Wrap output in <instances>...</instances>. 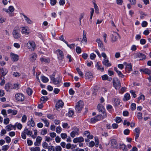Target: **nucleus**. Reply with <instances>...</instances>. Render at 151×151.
Here are the masks:
<instances>
[{
	"instance_id": "1",
	"label": "nucleus",
	"mask_w": 151,
	"mask_h": 151,
	"mask_svg": "<svg viewBox=\"0 0 151 151\" xmlns=\"http://www.w3.org/2000/svg\"><path fill=\"white\" fill-rule=\"evenodd\" d=\"M27 48L32 51H33L36 47L35 42L33 40H30L26 44Z\"/></svg>"
},
{
	"instance_id": "2",
	"label": "nucleus",
	"mask_w": 151,
	"mask_h": 151,
	"mask_svg": "<svg viewBox=\"0 0 151 151\" xmlns=\"http://www.w3.org/2000/svg\"><path fill=\"white\" fill-rule=\"evenodd\" d=\"M102 56L104 58L102 61L103 64L107 67H110L111 64L109 62L108 58L107 57L106 54L104 52H102L101 53Z\"/></svg>"
},
{
	"instance_id": "3",
	"label": "nucleus",
	"mask_w": 151,
	"mask_h": 151,
	"mask_svg": "<svg viewBox=\"0 0 151 151\" xmlns=\"http://www.w3.org/2000/svg\"><path fill=\"white\" fill-rule=\"evenodd\" d=\"M97 108L100 112H101L102 114H101L102 116V119L106 118V114L105 111V109L103 105L101 104H99Z\"/></svg>"
},
{
	"instance_id": "4",
	"label": "nucleus",
	"mask_w": 151,
	"mask_h": 151,
	"mask_svg": "<svg viewBox=\"0 0 151 151\" xmlns=\"http://www.w3.org/2000/svg\"><path fill=\"white\" fill-rule=\"evenodd\" d=\"M84 106V103L83 101H79L77 103L76 105L75 106L76 111L78 113H80L83 108Z\"/></svg>"
},
{
	"instance_id": "5",
	"label": "nucleus",
	"mask_w": 151,
	"mask_h": 151,
	"mask_svg": "<svg viewBox=\"0 0 151 151\" xmlns=\"http://www.w3.org/2000/svg\"><path fill=\"white\" fill-rule=\"evenodd\" d=\"M114 86L116 89H119L121 87V83L119 80L117 78H114L113 80Z\"/></svg>"
},
{
	"instance_id": "6",
	"label": "nucleus",
	"mask_w": 151,
	"mask_h": 151,
	"mask_svg": "<svg viewBox=\"0 0 151 151\" xmlns=\"http://www.w3.org/2000/svg\"><path fill=\"white\" fill-rule=\"evenodd\" d=\"M50 78L51 81H52L53 83L55 85L59 84L61 81L62 78L60 76H59L56 78L52 76H50Z\"/></svg>"
},
{
	"instance_id": "7",
	"label": "nucleus",
	"mask_w": 151,
	"mask_h": 151,
	"mask_svg": "<svg viewBox=\"0 0 151 151\" xmlns=\"http://www.w3.org/2000/svg\"><path fill=\"white\" fill-rule=\"evenodd\" d=\"M73 131L70 134L71 137L74 138L76 135H78L79 134V128L74 127L72 129Z\"/></svg>"
},
{
	"instance_id": "8",
	"label": "nucleus",
	"mask_w": 151,
	"mask_h": 151,
	"mask_svg": "<svg viewBox=\"0 0 151 151\" xmlns=\"http://www.w3.org/2000/svg\"><path fill=\"white\" fill-rule=\"evenodd\" d=\"M134 57L135 58H140L139 60H145L146 58V55L142 53L137 52L134 55Z\"/></svg>"
},
{
	"instance_id": "9",
	"label": "nucleus",
	"mask_w": 151,
	"mask_h": 151,
	"mask_svg": "<svg viewBox=\"0 0 151 151\" xmlns=\"http://www.w3.org/2000/svg\"><path fill=\"white\" fill-rule=\"evenodd\" d=\"M119 37V34L117 32H114L111 35V39L113 42H116L118 39V37Z\"/></svg>"
},
{
	"instance_id": "10",
	"label": "nucleus",
	"mask_w": 151,
	"mask_h": 151,
	"mask_svg": "<svg viewBox=\"0 0 151 151\" xmlns=\"http://www.w3.org/2000/svg\"><path fill=\"white\" fill-rule=\"evenodd\" d=\"M19 27H16L13 32V35L15 39H18L19 35Z\"/></svg>"
},
{
	"instance_id": "11",
	"label": "nucleus",
	"mask_w": 151,
	"mask_h": 151,
	"mask_svg": "<svg viewBox=\"0 0 151 151\" xmlns=\"http://www.w3.org/2000/svg\"><path fill=\"white\" fill-rule=\"evenodd\" d=\"M56 52L58 58L59 60H62L64 58L63 52L60 50H57Z\"/></svg>"
},
{
	"instance_id": "12",
	"label": "nucleus",
	"mask_w": 151,
	"mask_h": 151,
	"mask_svg": "<svg viewBox=\"0 0 151 151\" xmlns=\"http://www.w3.org/2000/svg\"><path fill=\"white\" fill-rule=\"evenodd\" d=\"M111 146L113 148L117 149L118 147V145L115 139L111 140Z\"/></svg>"
},
{
	"instance_id": "13",
	"label": "nucleus",
	"mask_w": 151,
	"mask_h": 151,
	"mask_svg": "<svg viewBox=\"0 0 151 151\" xmlns=\"http://www.w3.org/2000/svg\"><path fill=\"white\" fill-rule=\"evenodd\" d=\"M125 64L126 65L125 68V71L128 73H129L132 70V65L130 63L127 64L126 63H125Z\"/></svg>"
},
{
	"instance_id": "14",
	"label": "nucleus",
	"mask_w": 151,
	"mask_h": 151,
	"mask_svg": "<svg viewBox=\"0 0 151 151\" xmlns=\"http://www.w3.org/2000/svg\"><path fill=\"white\" fill-rule=\"evenodd\" d=\"M64 105V103L61 100H58L56 103V108L57 110H58L60 108H62Z\"/></svg>"
},
{
	"instance_id": "15",
	"label": "nucleus",
	"mask_w": 151,
	"mask_h": 151,
	"mask_svg": "<svg viewBox=\"0 0 151 151\" xmlns=\"http://www.w3.org/2000/svg\"><path fill=\"white\" fill-rule=\"evenodd\" d=\"M101 118H102V116H101V115H98L93 118H91V122L95 123L100 120Z\"/></svg>"
},
{
	"instance_id": "16",
	"label": "nucleus",
	"mask_w": 151,
	"mask_h": 151,
	"mask_svg": "<svg viewBox=\"0 0 151 151\" xmlns=\"http://www.w3.org/2000/svg\"><path fill=\"white\" fill-rule=\"evenodd\" d=\"M16 128V126L12 125V124H10L6 126L5 129L7 131L9 132L13 129L15 130Z\"/></svg>"
},
{
	"instance_id": "17",
	"label": "nucleus",
	"mask_w": 151,
	"mask_h": 151,
	"mask_svg": "<svg viewBox=\"0 0 151 151\" xmlns=\"http://www.w3.org/2000/svg\"><path fill=\"white\" fill-rule=\"evenodd\" d=\"M22 33L25 35H28L29 33V31L28 29V28L27 27H23L22 28Z\"/></svg>"
},
{
	"instance_id": "18",
	"label": "nucleus",
	"mask_w": 151,
	"mask_h": 151,
	"mask_svg": "<svg viewBox=\"0 0 151 151\" xmlns=\"http://www.w3.org/2000/svg\"><path fill=\"white\" fill-rule=\"evenodd\" d=\"M17 70H18V68L17 66H14L12 68V70L14 71L13 73L12 74L14 77H17L19 76V73L16 71Z\"/></svg>"
},
{
	"instance_id": "19",
	"label": "nucleus",
	"mask_w": 151,
	"mask_h": 151,
	"mask_svg": "<svg viewBox=\"0 0 151 151\" xmlns=\"http://www.w3.org/2000/svg\"><path fill=\"white\" fill-rule=\"evenodd\" d=\"M11 57L12 60L14 61H17L18 59V55L12 52L10 53Z\"/></svg>"
},
{
	"instance_id": "20",
	"label": "nucleus",
	"mask_w": 151,
	"mask_h": 151,
	"mask_svg": "<svg viewBox=\"0 0 151 151\" xmlns=\"http://www.w3.org/2000/svg\"><path fill=\"white\" fill-rule=\"evenodd\" d=\"M8 72V70L5 68H0V74L3 76H5Z\"/></svg>"
},
{
	"instance_id": "21",
	"label": "nucleus",
	"mask_w": 151,
	"mask_h": 151,
	"mask_svg": "<svg viewBox=\"0 0 151 151\" xmlns=\"http://www.w3.org/2000/svg\"><path fill=\"white\" fill-rule=\"evenodd\" d=\"M83 136L86 137L87 138L90 139H92L93 138V136L92 135L90 134L89 132L87 131L84 132Z\"/></svg>"
},
{
	"instance_id": "22",
	"label": "nucleus",
	"mask_w": 151,
	"mask_h": 151,
	"mask_svg": "<svg viewBox=\"0 0 151 151\" xmlns=\"http://www.w3.org/2000/svg\"><path fill=\"white\" fill-rule=\"evenodd\" d=\"M85 78L86 79H89L90 80H91L93 78L92 74L90 72H87L85 74Z\"/></svg>"
},
{
	"instance_id": "23",
	"label": "nucleus",
	"mask_w": 151,
	"mask_h": 151,
	"mask_svg": "<svg viewBox=\"0 0 151 151\" xmlns=\"http://www.w3.org/2000/svg\"><path fill=\"white\" fill-rule=\"evenodd\" d=\"M83 138L81 137H77L74 138L73 140V142L75 143H76L78 142H81L84 141Z\"/></svg>"
},
{
	"instance_id": "24",
	"label": "nucleus",
	"mask_w": 151,
	"mask_h": 151,
	"mask_svg": "<svg viewBox=\"0 0 151 151\" xmlns=\"http://www.w3.org/2000/svg\"><path fill=\"white\" fill-rule=\"evenodd\" d=\"M42 138L40 136H38L36 139V142L34 143V144L35 146H39L40 144Z\"/></svg>"
},
{
	"instance_id": "25",
	"label": "nucleus",
	"mask_w": 151,
	"mask_h": 151,
	"mask_svg": "<svg viewBox=\"0 0 151 151\" xmlns=\"http://www.w3.org/2000/svg\"><path fill=\"white\" fill-rule=\"evenodd\" d=\"M37 58V55L35 53H33L31 54L30 55V60L31 62H34Z\"/></svg>"
},
{
	"instance_id": "26",
	"label": "nucleus",
	"mask_w": 151,
	"mask_h": 151,
	"mask_svg": "<svg viewBox=\"0 0 151 151\" xmlns=\"http://www.w3.org/2000/svg\"><path fill=\"white\" fill-rule=\"evenodd\" d=\"M114 70L116 72L118 76L120 77L121 78H124V77L125 76L123 74L121 71L118 70H117V68L114 67Z\"/></svg>"
},
{
	"instance_id": "27",
	"label": "nucleus",
	"mask_w": 151,
	"mask_h": 151,
	"mask_svg": "<svg viewBox=\"0 0 151 151\" xmlns=\"http://www.w3.org/2000/svg\"><path fill=\"white\" fill-rule=\"evenodd\" d=\"M135 132H136L135 134V139H137L139 137L140 133V129L139 128H136L135 129Z\"/></svg>"
},
{
	"instance_id": "28",
	"label": "nucleus",
	"mask_w": 151,
	"mask_h": 151,
	"mask_svg": "<svg viewBox=\"0 0 151 151\" xmlns=\"http://www.w3.org/2000/svg\"><path fill=\"white\" fill-rule=\"evenodd\" d=\"M27 125L29 126L34 127L35 125V123L33 120L32 118L30 119V120L29 121L27 122Z\"/></svg>"
},
{
	"instance_id": "29",
	"label": "nucleus",
	"mask_w": 151,
	"mask_h": 151,
	"mask_svg": "<svg viewBox=\"0 0 151 151\" xmlns=\"http://www.w3.org/2000/svg\"><path fill=\"white\" fill-rule=\"evenodd\" d=\"M140 71H142L144 73L147 74L148 75H150L151 74V71L147 68L145 69H140Z\"/></svg>"
},
{
	"instance_id": "30",
	"label": "nucleus",
	"mask_w": 151,
	"mask_h": 151,
	"mask_svg": "<svg viewBox=\"0 0 151 151\" xmlns=\"http://www.w3.org/2000/svg\"><path fill=\"white\" fill-rule=\"evenodd\" d=\"M12 85L9 83L6 84L5 86V89L7 91H10L11 89H12Z\"/></svg>"
},
{
	"instance_id": "31",
	"label": "nucleus",
	"mask_w": 151,
	"mask_h": 151,
	"mask_svg": "<svg viewBox=\"0 0 151 151\" xmlns=\"http://www.w3.org/2000/svg\"><path fill=\"white\" fill-rule=\"evenodd\" d=\"M96 68L98 70L101 71V72H103L104 70V67L101 65H100L99 64V63L97 62L96 63Z\"/></svg>"
},
{
	"instance_id": "32",
	"label": "nucleus",
	"mask_w": 151,
	"mask_h": 151,
	"mask_svg": "<svg viewBox=\"0 0 151 151\" xmlns=\"http://www.w3.org/2000/svg\"><path fill=\"white\" fill-rule=\"evenodd\" d=\"M23 15L24 17L25 21L28 24H31L33 23L32 21L29 18H28L27 16L24 14H23Z\"/></svg>"
},
{
	"instance_id": "33",
	"label": "nucleus",
	"mask_w": 151,
	"mask_h": 151,
	"mask_svg": "<svg viewBox=\"0 0 151 151\" xmlns=\"http://www.w3.org/2000/svg\"><path fill=\"white\" fill-rule=\"evenodd\" d=\"M130 98V94L128 93H126L124 96L123 100L124 101H127L129 100Z\"/></svg>"
},
{
	"instance_id": "34",
	"label": "nucleus",
	"mask_w": 151,
	"mask_h": 151,
	"mask_svg": "<svg viewBox=\"0 0 151 151\" xmlns=\"http://www.w3.org/2000/svg\"><path fill=\"white\" fill-rule=\"evenodd\" d=\"M8 113L11 114H12L15 115L17 113V111L15 110L9 109L7 111Z\"/></svg>"
},
{
	"instance_id": "35",
	"label": "nucleus",
	"mask_w": 151,
	"mask_h": 151,
	"mask_svg": "<svg viewBox=\"0 0 151 151\" xmlns=\"http://www.w3.org/2000/svg\"><path fill=\"white\" fill-rule=\"evenodd\" d=\"M96 42L98 43L99 47H102L103 46V45L102 42L100 40V38H97L96 40Z\"/></svg>"
},
{
	"instance_id": "36",
	"label": "nucleus",
	"mask_w": 151,
	"mask_h": 151,
	"mask_svg": "<svg viewBox=\"0 0 151 151\" xmlns=\"http://www.w3.org/2000/svg\"><path fill=\"white\" fill-rule=\"evenodd\" d=\"M9 10L10 13V16H13V14L12 13L14 10V7L12 6H9Z\"/></svg>"
},
{
	"instance_id": "37",
	"label": "nucleus",
	"mask_w": 151,
	"mask_h": 151,
	"mask_svg": "<svg viewBox=\"0 0 151 151\" xmlns=\"http://www.w3.org/2000/svg\"><path fill=\"white\" fill-rule=\"evenodd\" d=\"M25 99V97L22 93H19V101H23Z\"/></svg>"
},
{
	"instance_id": "38",
	"label": "nucleus",
	"mask_w": 151,
	"mask_h": 151,
	"mask_svg": "<svg viewBox=\"0 0 151 151\" xmlns=\"http://www.w3.org/2000/svg\"><path fill=\"white\" fill-rule=\"evenodd\" d=\"M24 130L26 134L27 135L32 136V132L31 131L28 130L27 129H25Z\"/></svg>"
},
{
	"instance_id": "39",
	"label": "nucleus",
	"mask_w": 151,
	"mask_h": 151,
	"mask_svg": "<svg viewBox=\"0 0 151 151\" xmlns=\"http://www.w3.org/2000/svg\"><path fill=\"white\" fill-rule=\"evenodd\" d=\"M31 151H40V149L38 147H31L30 148Z\"/></svg>"
},
{
	"instance_id": "40",
	"label": "nucleus",
	"mask_w": 151,
	"mask_h": 151,
	"mask_svg": "<svg viewBox=\"0 0 151 151\" xmlns=\"http://www.w3.org/2000/svg\"><path fill=\"white\" fill-rule=\"evenodd\" d=\"M76 70L77 71L78 74L79 75L82 77V78H83V73L81 71L80 69L78 68H76Z\"/></svg>"
},
{
	"instance_id": "41",
	"label": "nucleus",
	"mask_w": 151,
	"mask_h": 151,
	"mask_svg": "<svg viewBox=\"0 0 151 151\" xmlns=\"http://www.w3.org/2000/svg\"><path fill=\"white\" fill-rule=\"evenodd\" d=\"M41 120L44 122L46 127H48L49 125V123L47 120L42 119H41Z\"/></svg>"
},
{
	"instance_id": "42",
	"label": "nucleus",
	"mask_w": 151,
	"mask_h": 151,
	"mask_svg": "<svg viewBox=\"0 0 151 151\" xmlns=\"http://www.w3.org/2000/svg\"><path fill=\"white\" fill-rule=\"evenodd\" d=\"M41 79L42 81L44 83H47L48 81L49 80L47 78L44 76L42 77Z\"/></svg>"
},
{
	"instance_id": "43",
	"label": "nucleus",
	"mask_w": 151,
	"mask_h": 151,
	"mask_svg": "<svg viewBox=\"0 0 151 151\" xmlns=\"http://www.w3.org/2000/svg\"><path fill=\"white\" fill-rule=\"evenodd\" d=\"M32 89L29 88H27V92L29 95H31L32 93Z\"/></svg>"
},
{
	"instance_id": "44",
	"label": "nucleus",
	"mask_w": 151,
	"mask_h": 151,
	"mask_svg": "<svg viewBox=\"0 0 151 151\" xmlns=\"http://www.w3.org/2000/svg\"><path fill=\"white\" fill-rule=\"evenodd\" d=\"M9 147L8 145H5L2 147V150L4 151H7Z\"/></svg>"
},
{
	"instance_id": "45",
	"label": "nucleus",
	"mask_w": 151,
	"mask_h": 151,
	"mask_svg": "<svg viewBox=\"0 0 151 151\" xmlns=\"http://www.w3.org/2000/svg\"><path fill=\"white\" fill-rule=\"evenodd\" d=\"M42 145L43 148L46 149H47L49 146H48V143L45 142L42 143Z\"/></svg>"
},
{
	"instance_id": "46",
	"label": "nucleus",
	"mask_w": 151,
	"mask_h": 151,
	"mask_svg": "<svg viewBox=\"0 0 151 151\" xmlns=\"http://www.w3.org/2000/svg\"><path fill=\"white\" fill-rule=\"evenodd\" d=\"M27 119V116L24 115L22 117L21 121L22 123H25Z\"/></svg>"
},
{
	"instance_id": "47",
	"label": "nucleus",
	"mask_w": 151,
	"mask_h": 151,
	"mask_svg": "<svg viewBox=\"0 0 151 151\" xmlns=\"http://www.w3.org/2000/svg\"><path fill=\"white\" fill-rule=\"evenodd\" d=\"M115 120L117 123H119L122 121V119L120 117H116L115 119Z\"/></svg>"
},
{
	"instance_id": "48",
	"label": "nucleus",
	"mask_w": 151,
	"mask_h": 151,
	"mask_svg": "<svg viewBox=\"0 0 151 151\" xmlns=\"http://www.w3.org/2000/svg\"><path fill=\"white\" fill-rule=\"evenodd\" d=\"M47 130L46 129H42V130L41 134L44 135L47 133Z\"/></svg>"
},
{
	"instance_id": "49",
	"label": "nucleus",
	"mask_w": 151,
	"mask_h": 151,
	"mask_svg": "<svg viewBox=\"0 0 151 151\" xmlns=\"http://www.w3.org/2000/svg\"><path fill=\"white\" fill-rule=\"evenodd\" d=\"M55 151H61L62 148L60 146H56L55 148Z\"/></svg>"
},
{
	"instance_id": "50",
	"label": "nucleus",
	"mask_w": 151,
	"mask_h": 151,
	"mask_svg": "<svg viewBox=\"0 0 151 151\" xmlns=\"http://www.w3.org/2000/svg\"><path fill=\"white\" fill-rule=\"evenodd\" d=\"M62 131L61 128L59 126L58 127L56 128V132L58 134L60 133Z\"/></svg>"
},
{
	"instance_id": "51",
	"label": "nucleus",
	"mask_w": 151,
	"mask_h": 151,
	"mask_svg": "<svg viewBox=\"0 0 151 151\" xmlns=\"http://www.w3.org/2000/svg\"><path fill=\"white\" fill-rule=\"evenodd\" d=\"M47 149H48V151H55L54 147L52 145L49 146Z\"/></svg>"
},
{
	"instance_id": "52",
	"label": "nucleus",
	"mask_w": 151,
	"mask_h": 151,
	"mask_svg": "<svg viewBox=\"0 0 151 151\" xmlns=\"http://www.w3.org/2000/svg\"><path fill=\"white\" fill-rule=\"evenodd\" d=\"M9 118H6L4 119V123L5 124H7L9 123Z\"/></svg>"
},
{
	"instance_id": "53",
	"label": "nucleus",
	"mask_w": 151,
	"mask_h": 151,
	"mask_svg": "<svg viewBox=\"0 0 151 151\" xmlns=\"http://www.w3.org/2000/svg\"><path fill=\"white\" fill-rule=\"evenodd\" d=\"M34 134L33 135H32L31 136V137L33 139H35L37 136V130L36 129L34 130Z\"/></svg>"
},
{
	"instance_id": "54",
	"label": "nucleus",
	"mask_w": 151,
	"mask_h": 151,
	"mask_svg": "<svg viewBox=\"0 0 151 151\" xmlns=\"http://www.w3.org/2000/svg\"><path fill=\"white\" fill-rule=\"evenodd\" d=\"M96 57V55L93 53H91L90 55V58L91 60H94Z\"/></svg>"
},
{
	"instance_id": "55",
	"label": "nucleus",
	"mask_w": 151,
	"mask_h": 151,
	"mask_svg": "<svg viewBox=\"0 0 151 151\" xmlns=\"http://www.w3.org/2000/svg\"><path fill=\"white\" fill-rule=\"evenodd\" d=\"M145 99V96L143 95H141L138 98V101H139L140 100H144Z\"/></svg>"
},
{
	"instance_id": "56",
	"label": "nucleus",
	"mask_w": 151,
	"mask_h": 151,
	"mask_svg": "<svg viewBox=\"0 0 151 151\" xmlns=\"http://www.w3.org/2000/svg\"><path fill=\"white\" fill-rule=\"evenodd\" d=\"M130 2L131 4L134 5L136 4V0H128Z\"/></svg>"
},
{
	"instance_id": "57",
	"label": "nucleus",
	"mask_w": 151,
	"mask_h": 151,
	"mask_svg": "<svg viewBox=\"0 0 151 151\" xmlns=\"http://www.w3.org/2000/svg\"><path fill=\"white\" fill-rule=\"evenodd\" d=\"M5 139L6 143H9L11 141V139L10 138L9 136L6 137Z\"/></svg>"
},
{
	"instance_id": "58",
	"label": "nucleus",
	"mask_w": 151,
	"mask_h": 151,
	"mask_svg": "<svg viewBox=\"0 0 151 151\" xmlns=\"http://www.w3.org/2000/svg\"><path fill=\"white\" fill-rule=\"evenodd\" d=\"M136 108V105L135 103H132L131 105V109L132 110H134Z\"/></svg>"
},
{
	"instance_id": "59",
	"label": "nucleus",
	"mask_w": 151,
	"mask_h": 151,
	"mask_svg": "<svg viewBox=\"0 0 151 151\" xmlns=\"http://www.w3.org/2000/svg\"><path fill=\"white\" fill-rule=\"evenodd\" d=\"M26 134L25 132H24V130L21 134L22 137L24 139H26Z\"/></svg>"
},
{
	"instance_id": "60",
	"label": "nucleus",
	"mask_w": 151,
	"mask_h": 151,
	"mask_svg": "<svg viewBox=\"0 0 151 151\" xmlns=\"http://www.w3.org/2000/svg\"><path fill=\"white\" fill-rule=\"evenodd\" d=\"M67 135L65 133H63L61 134V137L63 139H65L67 137Z\"/></svg>"
},
{
	"instance_id": "61",
	"label": "nucleus",
	"mask_w": 151,
	"mask_h": 151,
	"mask_svg": "<svg viewBox=\"0 0 151 151\" xmlns=\"http://www.w3.org/2000/svg\"><path fill=\"white\" fill-rule=\"evenodd\" d=\"M142 113L140 112H138L137 115V117L138 119H141L142 118Z\"/></svg>"
},
{
	"instance_id": "62",
	"label": "nucleus",
	"mask_w": 151,
	"mask_h": 151,
	"mask_svg": "<svg viewBox=\"0 0 151 151\" xmlns=\"http://www.w3.org/2000/svg\"><path fill=\"white\" fill-rule=\"evenodd\" d=\"M120 148L122 149V150H126V146L124 144H122V145H120Z\"/></svg>"
},
{
	"instance_id": "63",
	"label": "nucleus",
	"mask_w": 151,
	"mask_h": 151,
	"mask_svg": "<svg viewBox=\"0 0 151 151\" xmlns=\"http://www.w3.org/2000/svg\"><path fill=\"white\" fill-rule=\"evenodd\" d=\"M47 99L46 96H42L40 98V100L45 102L47 101Z\"/></svg>"
},
{
	"instance_id": "64",
	"label": "nucleus",
	"mask_w": 151,
	"mask_h": 151,
	"mask_svg": "<svg viewBox=\"0 0 151 151\" xmlns=\"http://www.w3.org/2000/svg\"><path fill=\"white\" fill-rule=\"evenodd\" d=\"M59 3L60 5L63 6L65 4V0H60Z\"/></svg>"
}]
</instances>
